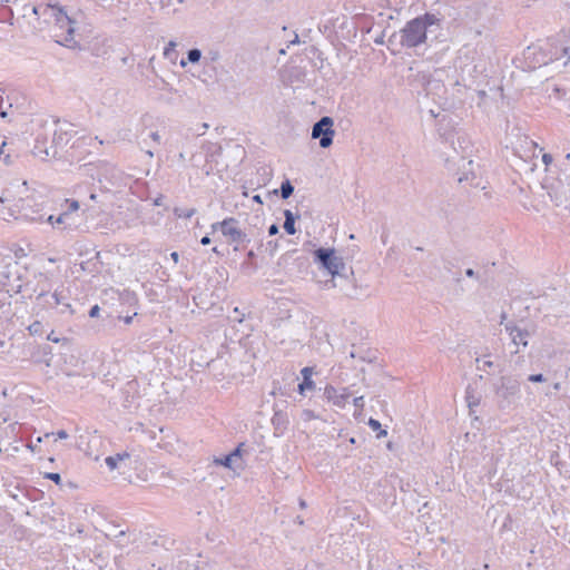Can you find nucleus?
Returning a JSON list of instances; mask_svg holds the SVG:
<instances>
[{
	"label": "nucleus",
	"instance_id": "f257e3e1",
	"mask_svg": "<svg viewBox=\"0 0 570 570\" xmlns=\"http://www.w3.org/2000/svg\"><path fill=\"white\" fill-rule=\"evenodd\" d=\"M32 12L36 16H48L53 19L55 37L59 45L66 47H75V31L79 24V18L82 12H70L65 7L59 4H38L32 7Z\"/></svg>",
	"mask_w": 570,
	"mask_h": 570
},
{
	"label": "nucleus",
	"instance_id": "f03ea898",
	"mask_svg": "<svg viewBox=\"0 0 570 570\" xmlns=\"http://www.w3.org/2000/svg\"><path fill=\"white\" fill-rule=\"evenodd\" d=\"M72 125L67 121H55L53 126H50V145H47V134L37 135L33 155L45 160L48 158H56L69 144L73 137Z\"/></svg>",
	"mask_w": 570,
	"mask_h": 570
},
{
	"label": "nucleus",
	"instance_id": "7ed1b4c3",
	"mask_svg": "<svg viewBox=\"0 0 570 570\" xmlns=\"http://www.w3.org/2000/svg\"><path fill=\"white\" fill-rule=\"evenodd\" d=\"M433 26H440V19L434 13L425 12L405 23L400 30V46L416 48L426 42L428 31Z\"/></svg>",
	"mask_w": 570,
	"mask_h": 570
},
{
	"label": "nucleus",
	"instance_id": "20e7f679",
	"mask_svg": "<svg viewBox=\"0 0 570 570\" xmlns=\"http://www.w3.org/2000/svg\"><path fill=\"white\" fill-rule=\"evenodd\" d=\"M9 263L0 271V292L8 297L22 293L23 288H28V284L23 283L22 275L17 262L9 257Z\"/></svg>",
	"mask_w": 570,
	"mask_h": 570
},
{
	"label": "nucleus",
	"instance_id": "39448f33",
	"mask_svg": "<svg viewBox=\"0 0 570 570\" xmlns=\"http://www.w3.org/2000/svg\"><path fill=\"white\" fill-rule=\"evenodd\" d=\"M314 262L322 268L326 269L332 277L342 276V271L345 269V263L341 256L336 255L334 248L320 247L313 253ZM335 287L334 278L326 282V285Z\"/></svg>",
	"mask_w": 570,
	"mask_h": 570
},
{
	"label": "nucleus",
	"instance_id": "423d86ee",
	"mask_svg": "<svg viewBox=\"0 0 570 570\" xmlns=\"http://www.w3.org/2000/svg\"><path fill=\"white\" fill-rule=\"evenodd\" d=\"M520 393V383L512 376H502L495 389L500 409L510 406Z\"/></svg>",
	"mask_w": 570,
	"mask_h": 570
},
{
	"label": "nucleus",
	"instance_id": "0eeeda50",
	"mask_svg": "<svg viewBox=\"0 0 570 570\" xmlns=\"http://www.w3.org/2000/svg\"><path fill=\"white\" fill-rule=\"evenodd\" d=\"M334 120L328 116L322 117L312 128V138L320 139L322 148H328L333 144L335 131L333 129Z\"/></svg>",
	"mask_w": 570,
	"mask_h": 570
},
{
	"label": "nucleus",
	"instance_id": "6e6552de",
	"mask_svg": "<svg viewBox=\"0 0 570 570\" xmlns=\"http://www.w3.org/2000/svg\"><path fill=\"white\" fill-rule=\"evenodd\" d=\"M223 225V235L227 238L228 243L240 244L250 242L247 234L237 226L238 220L236 218L227 217Z\"/></svg>",
	"mask_w": 570,
	"mask_h": 570
},
{
	"label": "nucleus",
	"instance_id": "1a4fd4ad",
	"mask_svg": "<svg viewBox=\"0 0 570 570\" xmlns=\"http://www.w3.org/2000/svg\"><path fill=\"white\" fill-rule=\"evenodd\" d=\"M560 42H562V39H548V52H541V58H537V62L540 65H548L550 62L563 59V53L560 52Z\"/></svg>",
	"mask_w": 570,
	"mask_h": 570
},
{
	"label": "nucleus",
	"instance_id": "9d476101",
	"mask_svg": "<svg viewBox=\"0 0 570 570\" xmlns=\"http://www.w3.org/2000/svg\"><path fill=\"white\" fill-rule=\"evenodd\" d=\"M324 396L328 402H332L338 407H344L347 400L352 396L348 387H342L337 390L333 385H326L324 389Z\"/></svg>",
	"mask_w": 570,
	"mask_h": 570
},
{
	"label": "nucleus",
	"instance_id": "9b49d317",
	"mask_svg": "<svg viewBox=\"0 0 570 570\" xmlns=\"http://www.w3.org/2000/svg\"><path fill=\"white\" fill-rule=\"evenodd\" d=\"M124 401L122 405L127 409H134L138 406V382L136 380L128 381L121 390Z\"/></svg>",
	"mask_w": 570,
	"mask_h": 570
},
{
	"label": "nucleus",
	"instance_id": "f8f14e48",
	"mask_svg": "<svg viewBox=\"0 0 570 570\" xmlns=\"http://www.w3.org/2000/svg\"><path fill=\"white\" fill-rule=\"evenodd\" d=\"M505 331L508 332L509 336L512 340V343L515 346H528V338L530 337V332L525 328H521L513 323H507L504 325Z\"/></svg>",
	"mask_w": 570,
	"mask_h": 570
},
{
	"label": "nucleus",
	"instance_id": "ddd939ff",
	"mask_svg": "<svg viewBox=\"0 0 570 570\" xmlns=\"http://www.w3.org/2000/svg\"><path fill=\"white\" fill-rule=\"evenodd\" d=\"M46 297H47V292L46 291H41L37 295V301L41 302L43 299L45 303L48 304L50 307H55V306H58V305H63L67 308H70V304L65 303L63 296L60 293H58L57 291L55 293H52L51 296H50L52 302L47 301Z\"/></svg>",
	"mask_w": 570,
	"mask_h": 570
},
{
	"label": "nucleus",
	"instance_id": "4468645a",
	"mask_svg": "<svg viewBox=\"0 0 570 570\" xmlns=\"http://www.w3.org/2000/svg\"><path fill=\"white\" fill-rule=\"evenodd\" d=\"M468 165L470 166V169L464 171L462 176L459 177V183H469L473 187H480L481 186V178L476 175V173L473 170V160H469Z\"/></svg>",
	"mask_w": 570,
	"mask_h": 570
},
{
	"label": "nucleus",
	"instance_id": "2eb2a0df",
	"mask_svg": "<svg viewBox=\"0 0 570 570\" xmlns=\"http://www.w3.org/2000/svg\"><path fill=\"white\" fill-rule=\"evenodd\" d=\"M465 401L470 412H473L474 407L480 405L481 397L476 394L475 389L472 385H468L465 390Z\"/></svg>",
	"mask_w": 570,
	"mask_h": 570
},
{
	"label": "nucleus",
	"instance_id": "dca6fc26",
	"mask_svg": "<svg viewBox=\"0 0 570 570\" xmlns=\"http://www.w3.org/2000/svg\"><path fill=\"white\" fill-rule=\"evenodd\" d=\"M284 217H285V222H284L283 227H284L285 232L288 235H294L296 233L295 220L298 216H295L289 209H285Z\"/></svg>",
	"mask_w": 570,
	"mask_h": 570
},
{
	"label": "nucleus",
	"instance_id": "f3484780",
	"mask_svg": "<svg viewBox=\"0 0 570 570\" xmlns=\"http://www.w3.org/2000/svg\"><path fill=\"white\" fill-rule=\"evenodd\" d=\"M130 454L128 452H120L115 455H109L105 459L107 466L112 471L118 468V463L126 459H129Z\"/></svg>",
	"mask_w": 570,
	"mask_h": 570
},
{
	"label": "nucleus",
	"instance_id": "a211bd4d",
	"mask_svg": "<svg viewBox=\"0 0 570 570\" xmlns=\"http://www.w3.org/2000/svg\"><path fill=\"white\" fill-rule=\"evenodd\" d=\"M305 77H306V72L301 67H292L288 70V80L291 81V83H294V82L302 83V82H304Z\"/></svg>",
	"mask_w": 570,
	"mask_h": 570
},
{
	"label": "nucleus",
	"instance_id": "6ab92c4d",
	"mask_svg": "<svg viewBox=\"0 0 570 570\" xmlns=\"http://www.w3.org/2000/svg\"><path fill=\"white\" fill-rule=\"evenodd\" d=\"M237 460L232 456L230 453L222 456V458H215L214 459V463L216 465H223L224 468H227V469H234V462H236Z\"/></svg>",
	"mask_w": 570,
	"mask_h": 570
},
{
	"label": "nucleus",
	"instance_id": "aec40b11",
	"mask_svg": "<svg viewBox=\"0 0 570 570\" xmlns=\"http://www.w3.org/2000/svg\"><path fill=\"white\" fill-rule=\"evenodd\" d=\"M279 191H281V197L283 199H287L293 195L294 186L289 179H285L282 181Z\"/></svg>",
	"mask_w": 570,
	"mask_h": 570
},
{
	"label": "nucleus",
	"instance_id": "412c9836",
	"mask_svg": "<svg viewBox=\"0 0 570 570\" xmlns=\"http://www.w3.org/2000/svg\"><path fill=\"white\" fill-rule=\"evenodd\" d=\"M255 257H256V255H255L254 250H249L247 253V261L242 263L240 268L243 271L250 269V271L255 272L257 269V265L254 263Z\"/></svg>",
	"mask_w": 570,
	"mask_h": 570
},
{
	"label": "nucleus",
	"instance_id": "4be33fe9",
	"mask_svg": "<svg viewBox=\"0 0 570 570\" xmlns=\"http://www.w3.org/2000/svg\"><path fill=\"white\" fill-rule=\"evenodd\" d=\"M560 52H562L563 58H566L563 65H567L570 61V37L566 38V36H563L562 42H560Z\"/></svg>",
	"mask_w": 570,
	"mask_h": 570
},
{
	"label": "nucleus",
	"instance_id": "5701e85b",
	"mask_svg": "<svg viewBox=\"0 0 570 570\" xmlns=\"http://www.w3.org/2000/svg\"><path fill=\"white\" fill-rule=\"evenodd\" d=\"M315 382L312 379H306L298 384L297 391L301 395H305L306 391L315 390Z\"/></svg>",
	"mask_w": 570,
	"mask_h": 570
},
{
	"label": "nucleus",
	"instance_id": "b1692460",
	"mask_svg": "<svg viewBox=\"0 0 570 570\" xmlns=\"http://www.w3.org/2000/svg\"><path fill=\"white\" fill-rule=\"evenodd\" d=\"M195 214H196V208H188V209H184V208H180V207H175L174 208V215L177 218L188 219V218L193 217Z\"/></svg>",
	"mask_w": 570,
	"mask_h": 570
},
{
	"label": "nucleus",
	"instance_id": "393cba45",
	"mask_svg": "<svg viewBox=\"0 0 570 570\" xmlns=\"http://www.w3.org/2000/svg\"><path fill=\"white\" fill-rule=\"evenodd\" d=\"M28 331L32 336H41L43 334V325L40 321H35L28 326Z\"/></svg>",
	"mask_w": 570,
	"mask_h": 570
},
{
	"label": "nucleus",
	"instance_id": "a878e982",
	"mask_svg": "<svg viewBox=\"0 0 570 570\" xmlns=\"http://www.w3.org/2000/svg\"><path fill=\"white\" fill-rule=\"evenodd\" d=\"M202 58V51L197 48H193V49H189L187 51V60L190 62V63H197L199 62Z\"/></svg>",
	"mask_w": 570,
	"mask_h": 570
},
{
	"label": "nucleus",
	"instance_id": "bb28decb",
	"mask_svg": "<svg viewBox=\"0 0 570 570\" xmlns=\"http://www.w3.org/2000/svg\"><path fill=\"white\" fill-rule=\"evenodd\" d=\"M302 419H303L304 421H312V420H317V419H320V415H317L313 410L305 409V410H303V412H302Z\"/></svg>",
	"mask_w": 570,
	"mask_h": 570
},
{
	"label": "nucleus",
	"instance_id": "cd10ccee",
	"mask_svg": "<svg viewBox=\"0 0 570 570\" xmlns=\"http://www.w3.org/2000/svg\"><path fill=\"white\" fill-rule=\"evenodd\" d=\"M245 314L239 311L238 307H234L232 315L229 318L234 322L242 323L244 321Z\"/></svg>",
	"mask_w": 570,
	"mask_h": 570
},
{
	"label": "nucleus",
	"instance_id": "c85d7f7f",
	"mask_svg": "<svg viewBox=\"0 0 570 570\" xmlns=\"http://www.w3.org/2000/svg\"><path fill=\"white\" fill-rule=\"evenodd\" d=\"M244 446H245V443H239L232 452V456H234L236 460L237 459H240L243 453L245 452L244 450Z\"/></svg>",
	"mask_w": 570,
	"mask_h": 570
},
{
	"label": "nucleus",
	"instance_id": "c756f323",
	"mask_svg": "<svg viewBox=\"0 0 570 570\" xmlns=\"http://www.w3.org/2000/svg\"><path fill=\"white\" fill-rule=\"evenodd\" d=\"M475 362L478 364L476 368L479 371H484V372H488V368H491L494 365L492 361H483L482 365H480V358H476Z\"/></svg>",
	"mask_w": 570,
	"mask_h": 570
},
{
	"label": "nucleus",
	"instance_id": "7c9ffc66",
	"mask_svg": "<svg viewBox=\"0 0 570 570\" xmlns=\"http://www.w3.org/2000/svg\"><path fill=\"white\" fill-rule=\"evenodd\" d=\"M273 424L278 428L281 424L285 423V416L282 412H276L272 419Z\"/></svg>",
	"mask_w": 570,
	"mask_h": 570
},
{
	"label": "nucleus",
	"instance_id": "2f4dec72",
	"mask_svg": "<svg viewBox=\"0 0 570 570\" xmlns=\"http://www.w3.org/2000/svg\"><path fill=\"white\" fill-rule=\"evenodd\" d=\"M46 479L55 482L56 484H60L61 483V475L59 473H56V472H49V473H46L45 475Z\"/></svg>",
	"mask_w": 570,
	"mask_h": 570
},
{
	"label": "nucleus",
	"instance_id": "473e14b6",
	"mask_svg": "<svg viewBox=\"0 0 570 570\" xmlns=\"http://www.w3.org/2000/svg\"><path fill=\"white\" fill-rule=\"evenodd\" d=\"M528 381H530L532 383H542V382H546V377L541 373L531 374L528 376Z\"/></svg>",
	"mask_w": 570,
	"mask_h": 570
},
{
	"label": "nucleus",
	"instance_id": "72a5a7b5",
	"mask_svg": "<svg viewBox=\"0 0 570 570\" xmlns=\"http://www.w3.org/2000/svg\"><path fill=\"white\" fill-rule=\"evenodd\" d=\"M314 373V368L311 366H305L302 368L301 374L303 376V380L312 379V375Z\"/></svg>",
	"mask_w": 570,
	"mask_h": 570
},
{
	"label": "nucleus",
	"instance_id": "f704fd0d",
	"mask_svg": "<svg viewBox=\"0 0 570 570\" xmlns=\"http://www.w3.org/2000/svg\"><path fill=\"white\" fill-rule=\"evenodd\" d=\"M387 42H389V47L395 46L396 43L400 45V32L399 33L394 32L393 35H391Z\"/></svg>",
	"mask_w": 570,
	"mask_h": 570
},
{
	"label": "nucleus",
	"instance_id": "c9c22d12",
	"mask_svg": "<svg viewBox=\"0 0 570 570\" xmlns=\"http://www.w3.org/2000/svg\"><path fill=\"white\" fill-rule=\"evenodd\" d=\"M68 204H69V207L66 212H68V215L71 213V212H76L79 209V203L78 200H67Z\"/></svg>",
	"mask_w": 570,
	"mask_h": 570
},
{
	"label": "nucleus",
	"instance_id": "e433bc0d",
	"mask_svg": "<svg viewBox=\"0 0 570 570\" xmlns=\"http://www.w3.org/2000/svg\"><path fill=\"white\" fill-rule=\"evenodd\" d=\"M367 424L374 431H377V430L381 429V423L377 420L373 419V417H370Z\"/></svg>",
	"mask_w": 570,
	"mask_h": 570
},
{
	"label": "nucleus",
	"instance_id": "4c0bfd02",
	"mask_svg": "<svg viewBox=\"0 0 570 570\" xmlns=\"http://www.w3.org/2000/svg\"><path fill=\"white\" fill-rule=\"evenodd\" d=\"M17 97H18V92H16V91H11L10 94L7 95V101H8V105L10 108L13 106V101L17 100Z\"/></svg>",
	"mask_w": 570,
	"mask_h": 570
},
{
	"label": "nucleus",
	"instance_id": "58836bf2",
	"mask_svg": "<svg viewBox=\"0 0 570 570\" xmlns=\"http://www.w3.org/2000/svg\"><path fill=\"white\" fill-rule=\"evenodd\" d=\"M353 404H354L355 407L362 410L364 407V397L363 396L354 397Z\"/></svg>",
	"mask_w": 570,
	"mask_h": 570
},
{
	"label": "nucleus",
	"instance_id": "ea45409f",
	"mask_svg": "<svg viewBox=\"0 0 570 570\" xmlns=\"http://www.w3.org/2000/svg\"><path fill=\"white\" fill-rule=\"evenodd\" d=\"M465 275L468 277H470V278H474L476 281H480V275L476 272H474V269H472V268H466L465 269Z\"/></svg>",
	"mask_w": 570,
	"mask_h": 570
},
{
	"label": "nucleus",
	"instance_id": "a19ab883",
	"mask_svg": "<svg viewBox=\"0 0 570 570\" xmlns=\"http://www.w3.org/2000/svg\"><path fill=\"white\" fill-rule=\"evenodd\" d=\"M223 224H225V219L222 222H216V223L212 224V226H210L212 232L214 233L216 230H220L223 233V226H224Z\"/></svg>",
	"mask_w": 570,
	"mask_h": 570
},
{
	"label": "nucleus",
	"instance_id": "79ce46f5",
	"mask_svg": "<svg viewBox=\"0 0 570 570\" xmlns=\"http://www.w3.org/2000/svg\"><path fill=\"white\" fill-rule=\"evenodd\" d=\"M99 312H100V307L98 305H94L90 309H89V316L90 317H97L99 315Z\"/></svg>",
	"mask_w": 570,
	"mask_h": 570
},
{
	"label": "nucleus",
	"instance_id": "37998d69",
	"mask_svg": "<svg viewBox=\"0 0 570 570\" xmlns=\"http://www.w3.org/2000/svg\"><path fill=\"white\" fill-rule=\"evenodd\" d=\"M279 230V227L277 224H272L269 227H268V235L269 236H274L278 233Z\"/></svg>",
	"mask_w": 570,
	"mask_h": 570
},
{
	"label": "nucleus",
	"instance_id": "c03bdc74",
	"mask_svg": "<svg viewBox=\"0 0 570 570\" xmlns=\"http://www.w3.org/2000/svg\"><path fill=\"white\" fill-rule=\"evenodd\" d=\"M47 340L50 341V342H53V343H59L61 341L60 337L56 336L55 332L51 331L48 335H47Z\"/></svg>",
	"mask_w": 570,
	"mask_h": 570
},
{
	"label": "nucleus",
	"instance_id": "a18cd8bd",
	"mask_svg": "<svg viewBox=\"0 0 570 570\" xmlns=\"http://www.w3.org/2000/svg\"><path fill=\"white\" fill-rule=\"evenodd\" d=\"M67 217H68V212H65V213L60 214V215L55 219V223H56V224H62Z\"/></svg>",
	"mask_w": 570,
	"mask_h": 570
},
{
	"label": "nucleus",
	"instance_id": "49530a36",
	"mask_svg": "<svg viewBox=\"0 0 570 570\" xmlns=\"http://www.w3.org/2000/svg\"><path fill=\"white\" fill-rule=\"evenodd\" d=\"M47 134V145H50V129L49 127H43V130L39 132L38 135H46Z\"/></svg>",
	"mask_w": 570,
	"mask_h": 570
},
{
	"label": "nucleus",
	"instance_id": "de8ad7c7",
	"mask_svg": "<svg viewBox=\"0 0 570 570\" xmlns=\"http://www.w3.org/2000/svg\"><path fill=\"white\" fill-rule=\"evenodd\" d=\"M55 434L57 435L58 439H61V440L68 438V433L65 430H59Z\"/></svg>",
	"mask_w": 570,
	"mask_h": 570
},
{
	"label": "nucleus",
	"instance_id": "09e8293b",
	"mask_svg": "<svg viewBox=\"0 0 570 570\" xmlns=\"http://www.w3.org/2000/svg\"><path fill=\"white\" fill-rule=\"evenodd\" d=\"M175 46L176 43L174 41H170L168 46L165 48L164 55L168 56L169 51L173 50Z\"/></svg>",
	"mask_w": 570,
	"mask_h": 570
},
{
	"label": "nucleus",
	"instance_id": "8fccbe9b",
	"mask_svg": "<svg viewBox=\"0 0 570 570\" xmlns=\"http://www.w3.org/2000/svg\"><path fill=\"white\" fill-rule=\"evenodd\" d=\"M150 138H151L154 141H156L157 144H159V142H160V136H159V134H158L157 131H153V132L150 134Z\"/></svg>",
	"mask_w": 570,
	"mask_h": 570
},
{
	"label": "nucleus",
	"instance_id": "3c124183",
	"mask_svg": "<svg viewBox=\"0 0 570 570\" xmlns=\"http://www.w3.org/2000/svg\"><path fill=\"white\" fill-rule=\"evenodd\" d=\"M210 242H212V239H210V237L208 235L202 237V239H200V244L204 245V246L209 245Z\"/></svg>",
	"mask_w": 570,
	"mask_h": 570
},
{
	"label": "nucleus",
	"instance_id": "603ef678",
	"mask_svg": "<svg viewBox=\"0 0 570 570\" xmlns=\"http://www.w3.org/2000/svg\"><path fill=\"white\" fill-rule=\"evenodd\" d=\"M544 164H550L552 161V156L550 154H544L542 157Z\"/></svg>",
	"mask_w": 570,
	"mask_h": 570
},
{
	"label": "nucleus",
	"instance_id": "864d4df0",
	"mask_svg": "<svg viewBox=\"0 0 570 570\" xmlns=\"http://www.w3.org/2000/svg\"><path fill=\"white\" fill-rule=\"evenodd\" d=\"M374 42L376 45H383L384 43V32L381 33L377 38L374 39Z\"/></svg>",
	"mask_w": 570,
	"mask_h": 570
},
{
	"label": "nucleus",
	"instance_id": "5fc2aeb1",
	"mask_svg": "<svg viewBox=\"0 0 570 570\" xmlns=\"http://www.w3.org/2000/svg\"><path fill=\"white\" fill-rule=\"evenodd\" d=\"M28 350L30 351V355H31V357H33V356H35V352H33V351H36V350L38 351V350H39V347H38V346H36V345L29 344V345H28Z\"/></svg>",
	"mask_w": 570,
	"mask_h": 570
},
{
	"label": "nucleus",
	"instance_id": "6e6d98bb",
	"mask_svg": "<svg viewBox=\"0 0 570 570\" xmlns=\"http://www.w3.org/2000/svg\"><path fill=\"white\" fill-rule=\"evenodd\" d=\"M377 431H379V433L376 435L377 439H382V438L387 435L386 430H383L382 428L380 430H377Z\"/></svg>",
	"mask_w": 570,
	"mask_h": 570
},
{
	"label": "nucleus",
	"instance_id": "4d7b16f0",
	"mask_svg": "<svg viewBox=\"0 0 570 570\" xmlns=\"http://www.w3.org/2000/svg\"><path fill=\"white\" fill-rule=\"evenodd\" d=\"M170 257H171V259L174 261V263H175V264H177V263H178V261H179V254H178L177 252H173V253L170 254Z\"/></svg>",
	"mask_w": 570,
	"mask_h": 570
},
{
	"label": "nucleus",
	"instance_id": "13d9d810",
	"mask_svg": "<svg viewBox=\"0 0 570 570\" xmlns=\"http://www.w3.org/2000/svg\"><path fill=\"white\" fill-rule=\"evenodd\" d=\"M0 116L2 118H6L8 116V111H7V109H3V107H0Z\"/></svg>",
	"mask_w": 570,
	"mask_h": 570
},
{
	"label": "nucleus",
	"instance_id": "bf43d9fd",
	"mask_svg": "<svg viewBox=\"0 0 570 570\" xmlns=\"http://www.w3.org/2000/svg\"><path fill=\"white\" fill-rule=\"evenodd\" d=\"M35 292V289H32L28 295H22V299L26 301V299H31L32 297V293Z\"/></svg>",
	"mask_w": 570,
	"mask_h": 570
},
{
	"label": "nucleus",
	"instance_id": "052dcab7",
	"mask_svg": "<svg viewBox=\"0 0 570 570\" xmlns=\"http://www.w3.org/2000/svg\"><path fill=\"white\" fill-rule=\"evenodd\" d=\"M55 219H56L55 216L50 215V216H48L47 222L50 223V224H56Z\"/></svg>",
	"mask_w": 570,
	"mask_h": 570
},
{
	"label": "nucleus",
	"instance_id": "680f3d73",
	"mask_svg": "<svg viewBox=\"0 0 570 570\" xmlns=\"http://www.w3.org/2000/svg\"><path fill=\"white\" fill-rule=\"evenodd\" d=\"M7 142L6 140H2L1 145H0V155H2L4 151H3V148L6 147Z\"/></svg>",
	"mask_w": 570,
	"mask_h": 570
},
{
	"label": "nucleus",
	"instance_id": "e2e57ef3",
	"mask_svg": "<svg viewBox=\"0 0 570 570\" xmlns=\"http://www.w3.org/2000/svg\"><path fill=\"white\" fill-rule=\"evenodd\" d=\"M253 200H255L256 203H259V204H262V203H263V202H262V198H261V196H259V195H255V196L253 197Z\"/></svg>",
	"mask_w": 570,
	"mask_h": 570
},
{
	"label": "nucleus",
	"instance_id": "0e129e2a",
	"mask_svg": "<svg viewBox=\"0 0 570 570\" xmlns=\"http://www.w3.org/2000/svg\"><path fill=\"white\" fill-rule=\"evenodd\" d=\"M124 321H125V323H126V324H129V323H131V321H132V316H126V317L124 318Z\"/></svg>",
	"mask_w": 570,
	"mask_h": 570
},
{
	"label": "nucleus",
	"instance_id": "69168bd1",
	"mask_svg": "<svg viewBox=\"0 0 570 570\" xmlns=\"http://www.w3.org/2000/svg\"><path fill=\"white\" fill-rule=\"evenodd\" d=\"M299 507L302 509L306 508V502L303 499H299Z\"/></svg>",
	"mask_w": 570,
	"mask_h": 570
},
{
	"label": "nucleus",
	"instance_id": "338daca9",
	"mask_svg": "<svg viewBox=\"0 0 570 570\" xmlns=\"http://www.w3.org/2000/svg\"><path fill=\"white\" fill-rule=\"evenodd\" d=\"M560 387H561V384H560V383H554V384H553V389H554L556 391L560 390Z\"/></svg>",
	"mask_w": 570,
	"mask_h": 570
},
{
	"label": "nucleus",
	"instance_id": "774afa93",
	"mask_svg": "<svg viewBox=\"0 0 570 570\" xmlns=\"http://www.w3.org/2000/svg\"><path fill=\"white\" fill-rule=\"evenodd\" d=\"M298 42V36H295V39L291 41V43H297Z\"/></svg>",
	"mask_w": 570,
	"mask_h": 570
}]
</instances>
